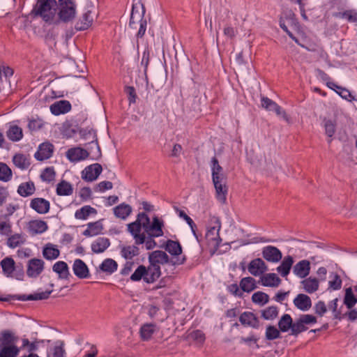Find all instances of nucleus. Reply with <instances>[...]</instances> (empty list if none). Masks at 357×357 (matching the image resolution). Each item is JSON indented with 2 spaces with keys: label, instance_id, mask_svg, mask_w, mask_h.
Instances as JSON below:
<instances>
[{
  "label": "nucleus",
  "instance_id": "obj_14",
  "mask_svg": "<svg viewBox=\"0 0 357 357\" xmlns=\"http://www.w3.org/2000/svg\"><path fill=\"white\" fill-rule=\"evenodd\" d=\"M241 324L246 327L257 329L260 326L259 318L252 312L245 311L239 317Z\"/></svg>",
  "mask_w": 357,
  "mask_h": 357
},
{
  "label": "nucleus",
  "instance_id": "obj_4",
  "mask_svg": "<svg viewBox=\"0 0 357 357\" xmlns=\"http://www.w3.org/2000/svg\"><path fill=\"white\" fill-rule=\"evenodd\" d=\"M18 338L8 330L0 334V357H17L20 349L16 345Z\"/></svg>",
  "mask_w": 357,
  "mask_h": 357
},
{
  "label": "nucleus",
  "instance_id": "obj_39",
  "mask_svg": "<svg viewBox=\"0 0 357 357\" xmlns=\"http://www.w3.org/2000/svg\"><path fill=\"white\" fill-rule=\"evenodd\" d=\"M223 169L219 165L218 160L216 157H213L211 159V172H212V180L216 179H226L225 175L222 173Z\"/></svg>",
  "mask_w": 357,
  "mask_h": 357
},
{
  "label": "nucleus",
  "instance_id": "obj_5",
  "mask_svg": "<svg viewBox=\"0 0 357 357\" xmlns=\"http://www.w3.org/2000/svg\"><path fill=\"white\" fill-rule=\"evenodd\" d=\"M57 20L54 24L59 22H72L76 16V4L73 0H58L56 6Z\"/></svg>",
  "mask_w": 357,
  "mask_h": 357
},
{
  "label": "nucleus",
  "instance_id": "obj_60",
  "mask_svg": "<svg viewBox=\"0 0 357 357\" xmlns=\"http://www.w3.org/2000/svg\"><path fill=\"white\" fill-rule=\"evenodd\" d=\"M336 17L345 18L349 22H357V12L354 10H347L342 13H338Z\"/></svg>",
  "mask_w": 357,
  "mask_h": 357
},
{
  "label": "nucleus",
  "instance_id": "obj_37",
  "mask_svg": "<svg viewBox=\"0 0 357 357\" xmlns=\"http://www.w3.org/2000/svg\"><path fill=\"white\" fill-rule=\"evenodd\" d=\"M305 292L312 294L315 292L319 286V280L315 278H308L301 282Z\"/></svg>",
  "mask_w": 357,
  "mask_h": 357
},
{
  "label": "nucleus",
  "instance_id": "obj_12",
  "mask_svg": "<svg viewBox=\"0 0 357 357\" xmlns=\"http://www.w3.org/2000/svg\"><path fill=\"white\" fill-rule=\"evenodd\" d=\"M54 152V146L49 142H43L39 145L34 154L35 158L38 161H43L52 157Z\"/></svg>",
  "mask_w": 357,
  "mask_h": 357
},
{
  "label": "nucleus",
  "instance_id": "obj_64",
  "mask_svg": "<svg viewBox=\"0 0 357 357\" xmlns=\"http://www.w3.org/2000/svg\"><path fill=\"white\" fill-rule=\"evenodd\" d=\"M190 337L193 340L198 343H203L205 341V335L200 330L193 331L190 334Z\"/></svg>",
  "mask_w": 357,
  "mask_h": 357
},
{
  "label": "nucleus",
  "instance_id": "obj_50",
  "mask_svg": "<svg viewBox=\"0 0 357 357\" xmlns=\"http://www.w3.org/2000/svg\"><path fill=\"white\" fill-rule=\"evenodd\" d=\"M324 127L325 128V133L329 138L328 140V143L332 142L331 137L334 135L336 130V123L335 121L331 119H324Z\"/></svg>",
  "mask_w": 357,
  "mask_h": 357
},
{
  "label": "nucleus",
  "instance_id": "obj_28",
  "mask_svg": "<svg viewBox=\"0 0 357 357\" xmlns=\"http://www.w3.org/2000/svg\"><path fill=\"white\" fill-rule=\"evenodd\" d=\"M110 245L109 239L105 237H99L91 244L93 252L99 254L105 252Z\"/></svg>",
  "mask_w": 357,
  "mask_h": 357
},
{
  "label": "nucleus",
  "instance_id": "obj_56",
  "mask_svg": "<svg viewBox=\"0 0 357 357\" xmlns=\"http://www.w3.org/2000/svg\"><path fill=\"white\" fill-rule=\"evenodd\" d=\"M331 280L328 281V287L332 290H339L342 287V281L340 276L336 273L330 275Z\"/></svg>",
  "mask_w": 357,
  "mask_h": 357
},
{
  "label": "nucleus",
  "instance_id": "obj_30",
  "mask_svg": "<svg viewBox=\"0 0 357 357\" xmlns=\"http://www.w3.org/2000/svg\"><path fill=\"white\" fill-rule=\"evenodd\" d=\"M35 191L36 187L33 181L22 183L17 188V193L24 197L33 195Z\"/></svg>",
  "mask_w": 357,
  "mask_h": 357
},
{
  "label": "nucleus",
  "instance_id": "obj_57",
  "mask_svg": "<svg viewBox=\"0 0 357 357\" xmlns=\"http://www.w3.org/2000/svg\"><path fill=\"white\" fill-rule=\"evenodd\" d=\"M53 357H66V352L64 349V342L62 340L55 342L52 349Z\"/></svg>",
  "mask_w": 357,
  "mask_h": 357
},
{
  "label": "nucleus",
  "instance_id": "obj_55",
  "mask_svg": "<svg viewBox=\"0 0 357 357\" xmlns=\"http://www.w3.org/2000/svg\"><path fill=\"white\" fill-rule=\"evenodd\" d=\"M12 170L3 162H0V181L8 182L12 178Z\"/></svg>",
  "mask_w": 357,
  "mask_h": 357
},
{
  "label": "nucleus",
  "instance_id": "obj_9",
  "mask_svg": "<svg viewBox=\"0 0 357 357\" xmlns=\"http://www.w3.org/2000/svg\"><path fill=\"white\" fill-rule=\"evenodd\" d=\"M144 14L145 7L144 4L139 1L133 3L130 14L129 26L131 29H137V25L144 19Z\"/></svg>",
  "mask_w": 357,
  "mask_h": 357
},
{
  "label": "nucleus",
  "instance_id": "obj_25",
  "mask_svg": "<svg viewBox=\"0 0 357 357\" xmlns=\"http://www.w3.org/2000/svg\"><path fill=\"white\" fill-rule=\"evenodd\" d=\"M73 270L75 275L79 278H87L89 275V271L86 264L81 259H75L73 266Z\"/></svg>",
  "mask_w": 357,
  "mask_h": 357
},
{
  "label": "nucleus",
  "instance_id": "obj_10",
  "mask_svg": "<svg viewBox=\"0 0 357 357\" xmlns=\"http://www.w3.org/2000/svg\"><path fill=\"white\" fill-rule=\"evenodd\" d=\"M79 134L82 138L89 141V145L95 146L96 149V152L95 153L96 156L100 157L101 151L98 142L96 131L93 128H86L81 129Z\"/></svg>",
  "mask_w": 357,
  "mask_h": 357
},
{
  "label": "nucleus",
  "instance_id": "obj_24",
  "mask_svg": "<svg viewBox=\"0 0 357 357\" xmlns=\"http://www.w3.org/2000/svg\"><path fill=\"white\" fill-rule=\"evenodd\" d=\"M71 104L68 100H59L55 102L50 106V111L54 115L66 114L70 111Z\"/></svg>",
  "mask_w": 357,
  "mask_h": 357
},
{
  "label": "nucleus",
  "instance_id": "obj_41",
  "mask_svg": "<svg viewBox=\"0 0 357 357\" xmlns=\"http://www.w3.org/2000/svg\"><path fill=\"white\" fill-rule=\"evenodd\" d=\"M56 192L59 196H68L73 194V188L69 182L62 180L57 184Z\"/></svg>",
  "mask_w": 357,
  "mask_h": 357
},
{
  "label": "nucleus",
  "instance_id": "obj_16",
  "mask_svg": "<svg viewBox=\"0 0 357 357\" xmlns=\"http://www.w3.org/2000/svg\"><path fill=\"white\" fill-rule=\"evenodd\" d=\"M90 155V153L86 149L75 147L71 148L66 152L67 158L73 162L86 159Z\"/></svg>",
  "mask_w": 357,
  "mask_h": 357
},
{
  "label": "nucleus",
  "instance_id": "obj_52",
  "mask_svg": "<svg viewBox=\"0 0 357 357\" xmlns=\"http://www.w3.org/2000/svg\"><path fill=\"white\" fill-rule=\"evenodd\" d=\"M252 301L263 306L269 302V296L263 291H259L252 294Z\"/></svg>",
  "mask_w": 357,
  "mask_h": 357
},
{
  "label": "nucleus",
  "instance_id": "obj_63",
  "mask_svg": "<svg viewBox=\"0 0 357 357\" xmlns=\"http://www.w3.org/2000/svg\"><path fill=\"white\" fill-rule=\"evenodd\" d=\"M261 104L262 107L268 111H273L275 107L278 105L275 102L267 97L261 98Z\"/></svg>",
  "mask_w": 357,
  "mask_h": 357
},
{
  "label": "nucleus",
  "instance_id": "obj_21",
  "mask_svg": "<svg viewBox=\"0 0 357 357\" xmlns=\"http://www.w3.org/2000/svg\"><path fill=\"white\" fill-rule=\"evenodd\" d=\"M225 179L213 180V183L216 192L217 199L222 203L226 202V195L227 194V187L225 185Z\"/></svg>",
  "mask_w": 357,
  "mask_h": 357
},
{
  "label": "nucleus",
  "instance_id": "obj_36",
  "mask_svg": "<svg viewBox=\"0 0 357 357\" xmlns=\"http://www.w3.org/2000/svg\"><path fill=\"white\" fill-rule=\"evenodd\" d=\"M137 245L122 246L121 248V255L126 259H132L139 255V249Z\"/></svg>",
  "mask_w": 357,
  "mask_h": 357
},
{
  "label": "nucleus",
  "instance_id": "obj_58",
  "mask_svg": "<svg viewBox=\"0 0 357 357\" xmlns=\"http://www.w3.org/2000/svg\"><path fill=\"white\" fill-rule=\"evenodd\" d=\"M175 210L177 212L178 216L183 219H184L187 224L190 226L191 230H192V232L193 233V234L197 236V234H196V229H197V226L195 225V223L194 222V221L192 220V219L189 217L185 213V211H182V210H180L178 209V208H175Z\"/></svg>",
  "mask_w": 357,
  "mask_h": 357
},
{
  "label": "nucleus",
  "instance_id": "obj_46",
  "mask_svg": "<svg viewBox=\"0 0 357 357\" xmlns=\"http://www.w3.org/2000/svg\"><path fill=\"white\" fill-rule=\"evenodd\" d=\"M240 287L243 291L250 292L255 290L257 287L255 280L252 277H245L241 280Z\"/></svg>",
  "mask_w": 357,
  "mask_h": 357
},
{
  "label": "nucleus",
  "instance_id": "obj_34",
  "mask_svg": "<svg viewBox=\"0 0 357 357\" xmlns=\"http://www.w3.org/2000/svg\"><path fill=\"white\" fill-rule=\"evenodd\" d=\"M3 273L6 277H11L15 268V263L13 258L7 257L3 259L0 263Z\"/></svg>",
  "mask_w": 357,
  "mask_h": 357
},
{
  "label": "nucleus",
  "instance_id": "obj_43",
  "mask_svg": "<svg viewBox=\"0 0 357 357\" xmlns=\"http://www.w3.org/2000/svg\"><path fill=\"white\" fill-rule=\"evenodd\" d=\"M12 234V223L7 215H0V234L10 236Z\"/></svg>",
  "mask_w": 357,
  "mask_h": 357
},
{
  "label": "nucleus",
  "instance_id": "obj_33",
  "mask_svg": "<svg viewBox=\"0 0 357 357\" xmlns=\"http://www.w3.org/2000/svg\"><path fill=\"white\" fill-rule=\"evenodd\" d=\"M327 86L337 92L342 98H344L349 101H351L352 100L354 99L351 92L347 89L338 86L335 82H327Z\"/></svg>",
  "mask_w": 357,
  "mask_h": 357
},
{
  "label": "nucleus",
  "instance_id": "obj_3",
  "mask_svg": "<svg viewBox=\"0 0 357 357\" xmlns=\"http://www.w3.org/2000/svg\"><path fill=\"white\" fill-rule=\"evenodd\" d=\"M57 1L56 0H38L31 12V15L40 17L46 23H54L56 13Z\"/></svg>",
  "mask_w": 357,
  "mask_h": 357
},
{
  "label": "nucleus",
  "instance_id": "obj_32",
  "mask_svg": "<svg viewBox=\"0 0 357 357\" xmlns=\"http://www.w3.org/2000/svg\"><path fill=\"white\" fill-rule=\"evenodd\" d=\"M293 264V257L288 255L284 258L280 265L277 268V271L282 277H286L289 273Z\"/></svg>",
  "mask_w": 357,
  "mask_h": 357
},
{
  "label": "nucleus",
  "instance_id": "obj_6",
  "mask_svg": "<svg viewBox=\"0 0 357 357\" xmlns=\"http://www.w3.org/2000/svg\"><path fill=\"white\" fill-rule=\"evenodd\" d=\"M211 225H209L208 227L206 237L209 243L217 250L222 242V239L219 235V231L221 228L220 219L215 216L211 217Z\"/></svg>",
  "mask_w": 357,
  "mask_h": 357
},
{
  "label": "nucleus",
  "instance_id": "obj_27",
  "mask_svg": "<svg viewBox=\"0 0 357 357\" xmlns=\"http://www.w3.org/2000/svg\"><path fill=\"white\" fill-rule=\"evenodd\" d=\"M114 215L119 219L126 220L132 212L130 205L121 203L113 208Z\"/></svg>",
  "mask_w": 357,
  "mask_h": 357
},
{
  "label": "nucleus",
  "instance_id": "obj_48",
  "mask_svg": "<svg viewBox=\"0 0 357 357\" xmlns=\"http://www.w3.org/2000/svg\"><path fill=\"white\" fill-rule=\"evenodd\" d=\"M96 213L97 211L96 208L91 207V206H84L76 211L75 217L79 220H86L90 214Z\"/></svg>",
  "mask_w": 357,
  "mask_h": 357
},
{
  "label": "nucleus",
  "instance_id": "obj_7",
  "mask_svg": "<svg viewBox=\"0 0 357 357\" xmlns=\"http://www.w3.org/2000/svg\"><path fill=\"white\" fill-rule=\"evenodd\" d=\"M165 249L174 257L171 260L172 265H181L186 261L185 256H180L182 253V247L178 241L167 240Z\"/></svg>",
  "mask_w": 357,
  "mask_h": 357
},
{
  "label": "nucleus",
  "instance_id": "obj_22",
  "mask_svg": "<svg viewBox=\"0 0 357 357\" xmlns=\"http://www.w3.org/2000/svg\"><path fill=\"white\" fill-rule=\"evenodd\" d=\"M52 291H45L39 293H35L33 294L26 295H14L10 297L13 299L18 300V301H38V300H44L49 298L51 294Z\"/></svg>",
  "mask_w": 357,
  "mask_h": 357
},
{
  "label": "nucleus",
  "instance_id": "obj_23",
  "mask_svg": "<svg viewBox=\"0 0 357 357\" xmlns=\"http://www.w3.org/2000/svg\"><path fill=\"white\" fill-rule=\"evenodd\" d=\"M310 271V263L308 260L303 259L298 261L293 268L294 273L300 278L307 276Z\"/></svg>",
  "mask_w": 357,
  "mask_h": 357
},
{
  "label": "nucleus",
  "instance_id": "obj_11",
  "mask_svg": "<svg viewBox=\"0 0 357 357\" xmlns=\"http://www.w3.org/2000/svg\"><path fill=\"white\" fill-rule=\"evenodd\" d=\"M102 171V167L99 163L90 165L82 172V178L87 182H92L98 178Z\"/></svg>",
  "mask_w": 357,
  "mask_h": 357
},
{
  "label": "nucleus",
  "instance_id": "obj_54",
  "mask_svg": "<svg viewBox=\"0 0 357 357\" xmlns=\"http://www.w3.org/2000/svg\"><path fill=\"white\" fill-rule=\"evenodd\" d=\"M281 331L277 328L275 326L268 325L266 327L265 337L267 340H274L281 337Z\"/></svg>",
  "mask_w": 357,
  "mask_h": 357
},
{
  "label": "nucleus",
  "instance_id": "obj_2",
  "mask_svg": "<svg viewBox=\"0 0 357 357\" xmlns=\"http://www.w3.org/2000/svg\"><path fill=\"white\" fill-rule=\"evenodd\" d=\"M149 262L148 267L144 265H139L137 267L130 276L132 281L137 282L143 280L146 283H153L161 275L160 264H171V260L166 252L155 250L149 254Z\"/></svg>",
  "mask_w": 357,
  "mask_h": 357
},
{
  "label": "nucleus",
  "instance_id": "obj_15",
  "mask_svg": "<svg viewBox=\"0 0 357 357\" xmlns=\"http://www.w3.org/2000/svg\"><path fill=\"white\" fill-rule=\"evenodd\" d=\"M262 257L269 262L276 263L281 260L282 254L278 248L268 245L263 248Z\"/></svg>",
  "mask_w": 357,
  "mask_h": 357
},
{
  "label": "nucleus",
  "instance_id": "obj_49",
  "mask_svg": "<svg viewBox=\"0 0 357 357\" xmlns=\"http://www.w3.org/2000/svg\"><path fill=\"white\" fill-rule=\"evenodd\" d=\"M357 303V298L354 296L352 288L348 287L345 289L344 304L348 309H351Z\"/></svg>",
  "mask_w": 357,
  "mask_h": 357
},
{
  "label": "nucleus",
  "instance_id": "obj_20",
  "mask_svg": "<svg viewBox=\"0 0 357 357\" xmlns=\"http://www.w3.org/2000/svg\"><path fill=\"white\" fill-rule=\"evenodd\" d=\"M294 305L301 311H307L312 307L310 298L304 294H298L294 299Z\"/></svg>",
  "mask_w": 357,
  "mask_h": 357
},
{
  "label": "nucleus",
  "instance_id": "obj_45",
  "mask_svg": "<svg viewBox=\"0 0 357 357\" xmlns=\"http://www.w3.org/2000/svg\"><path fill=\"white\" fill-rule=\"evenodd\" d=\"M279 309L277 306L272 305L261 310V317L265 320H274L278 317Z\"/></svg>",
  "mask_w": 357,
  "mask_h": 357
},
{
  "label": "nucleus",
  "instance_id": "obj_51",
  "mask_svg": "<svg viewBox=\"0 0 357 357\" xmlns=\"http://www.w3.org/2000/svg\"><path fill=\"white\" fill-rule=\"evenodd\" d=\"M155 325L153 324H146L140 328V335L142 340H149L155 332Z\"/></svg>",
  "mask_w": 357,
  "mask_h": 357
},
{
  "label": "nucleus",
  "instance_id": "obj_44",
  "mask_svg": "<svg viewBox=\"0 0 357 357\" xmlns=\"http://www.w3.org/2000/svg\"><path fill=\"white\" fill-rule=\"evenodd\" d=\"M99 268L102 272L112 274L117 270L118 264L114 259L107 258L102 262Z\"/></svg>",
  "mask_w": 357,
  "mask_h": 357
},
{
  "label": "nucleus",
  "instance_id": "obj_18",
  "mask_svg": "<svg viewBox=\"0 0 357 357\" xmlns=\"http://www.w3.org/2000/svg\"><path fill=\"white\" fill-rule=\"evenodd\" d=\"M30 207L40 214H45L50 211V203L44 198L36 197L31 199Z\"/></svg>",
  "mask_w": 357,
  "mask_h": 357
},
{
  "label": "nucleus",
  "instance_id": "obj_35",
  "mask_svg": "<svg viewBox=\"0 0 357 357\" xmlns=\"http://www.w3.org/2000/svg\"><path fill=\"white\" fill-rule=\"evenodd\" d=\"M102 229V225L100 221L89 222L87 225V229L83 231V235L85 236H94L101 234Z\"/></svg>",
  "mask_w": 357,
  "mask_h": 357
},
{
  "label": "nucleus",
  "instance_id": "obj_17",
  "mask_svg": "<svg viewBox=\"0 0 357 357\" xmlns=\"http://www.w3.org/2000/svg\"><path fill=\"white\" fill-rule=\"evenodd\" d=\"M248 269L251 275L259 276L264 274L268 270V267L261 258H256L249 263Z\"/></svg>",
  "mask_w": 357,
  "mask_h": 357
},
{
  "label": "nucleus",
  "instance_id": "obj_59",
  "mask_svg": "<svg viewBox=\"0 0 357 357\" xmlns=\"http://www.w3.org/2000/svg\"><path fill=\"white\" fill-rule=\"evenodd\" d=\"M56 172L53 167H46L40 174V178L43 181L51 182L54 180Z\"/></svg>",
  "mask_w": 357,
  "mask_h": 357
},
{
  "label": "nucleus",
  "instance_id": "obj_38",
  "mask_svg": "<svg viewBox=\"0 0 357 357\" xmlns=\"http://www.w3.org/2000/svg\"><path fill=\"white\" fill-rule=\"evenodd\" d=\"M52 270L58 273L61 279H67L69 275L68 266L65 261H59L56 262L52 267Z\"/></svg>",
  "mask_w": 357,
  "mask_h": 357
},
{
  "label": "nucleus",
  "instance_id": "obj_47",
  "mask_svg": "<svg viewBox=\"0 0 357 357\" xmlns=\"http://www.w3.org/2000/svg\"><path fill=\"white\" fill-rule=\"evenodd\" d=\"M8 138L13 142H18L23 137L21 128L17 126H12L6 132Z\"/></svg>",
  "mask_w": 357,
  "mask_h": 357
},
{
  "label": "nucleus",
  "instance_id": "obj_42",
  "mask_svg": "<svg viewBox=\"0 0 357 357\" xmlns=\"http://www.w3.org/2000/svg\"><path fill=\"white\" fill-rule=\"evenodd\" d=\"M7 245L10 248H15L21 245L24 244L26 241V238L22 234H15L8 236Z\"/></svg>",
  "mask_w": 357,
  "mask_h": 357
},
{
  "label": "nucleus",
  "instance_id": "obj_40",
  "mask_svg": "<svg viewBox=\"0 0 357 357\" xmlns=\"http://www.w3.org/2000/svg\"><path fill=\"white\" fill-rule=\"evenodd\" d=\"M59 250L56 245L51 243L47 244L43 250V257L47 260L56 259L59 256Z\"/></svg>",
  "mask_w": 357,
  "mask_h": 357
},
{
  "label": "nucleus",
  "instance_id": "obj_62",
  "mask_svg": "<svg viewBox=\"0 0 357 357\" xmlns=\"http://www.w3.org/2000/svg\"><path fill=\"white\" fill-rule=\"evenodd\" d=\"M125 92L128 95L129 104L135 103L137 99L135 89L133 86H127L125 87Z\"/></svg>",
  "mask_w": 357,
  "mask_h": 357
},
{
  "label": "nucleus",
  "instance_id": "obj_29",
  "mask_svg": "<svg viewBox=\"0 0 357 357\" xmlns=\"http://www.w3.org/2000/svg\"><path fill=\"white\" fill-rule=\"evenodd\" d=\"M278 328L282 333H285L291 331V335H292L293 327H294V321L291 315L289 314H283L280 320L278 321Z\"/></svg>",
  "mask_w": 357,
  "mask_h": 357
},
{
  "label": "nucleus",
  "instance_id": "obj_1",
  "mask_svg": "<svg viewBox=\"0 0 357 357\" xmlns=\"http://www.w3.org/2000/svg\"><path fill=\"white\" fill-rule=\"evenodd\" d=\"M163 226V222L158 217H153L151 222L149 215L141 212L134 222L127 225V230L132 235L135 245L144 243L146 250H152L157 246L153 238L164 234Z\"/></svg>",
  "mask_w": 357,
  "mask_h": 357
},
{
  "label": "nucleus",
  "instance_id": "obj_61",
  "mask_svg": "<svg viewBox=\"0 0 357 357\" xmlns=\"http://www.w3.org/2000/svg\"><path fill=\"white\" fill-rule=\"evenodd\" d=\"M337 302H338V298H336L332 300L328 303V309L332 311L334 318L336 319L340 320L342 318V316L341 311L337 310Z\"/></svg>",
  "mask_w": 357,
  "mask_h": 357
},
{
  "label": "nucleus",
  "instance_id": "obj_53",
  "mask_svg": "<svg viewBox=\"0 0 357 357\" xmlns=\"http://www.w3.org/2000/svg\"><path fill=\"white\" fill-rule=\"evenodd\" d=\"M13 162L16 167L22 169H26L30 165L26 157L22 153L15 154L13 156Z\"/></svg>",
  "mask_w": 357,
  "mask_h": 357
},
{
  "label": "nucleus",
  "instance_id": "obj_26",
  "mask_svg": "<svg viewBox=\"0 0 357 357\" xmlns=\"http://www.w3.org/2000/svg\"><path fill=\"white\" fill-rule=\"evenodd\" d=\"M264 287H277L281 283V279L275 273H266L261 276L259 281Z\"/></svg>",
  "mask_w": 357,
  "mask_h": 357
},
{
  "label": "nucleus",
  "instance_id": "obj_31",
  "mask_svg": "<svg viewBox=\"0 0 357 357\" xmlns=\"http://www.w3.org/2000/svg\"><path fill=\"white\" fill-rule=\"evenodd\" d=\"M46 222L43 220H33L29 223V231L31 234H42L47 229Z\"/></svg>",
  "mask_w": 357,
  "mask_h": 357
},
{
  "label": "nucleus",
  "instance_id": "obj_8",
  "mask_svg": "<svg viewBox=\"0 0 357 357\" xmlns=\"http://www.w3.org/2000/svg\"><path fill=\"white\" fill-rule=\"evenodd\" d=\"M317 317L312 314H301L294 321V327L292 330V335L298 336L300 333L307 331L309 325L317 323Z\"/></svg>",
  "mask_w": 357,
  "mask_h": 357
},
{
  "label": "nucleus",
  "instance_id": "obj_13",
  "mask_svg": "<svg viewBox=\"0 0 357 357\" xmlns=\"http://www.w3.org/2000/svg\"><path fill=\"white\" fill-rule=\"evenodd\" d=\"M44 269V261L40 259L33 258L28 261L26 274L29 277H38Z\"/></svg>",
  "mask_w": 357,
  "mask_h": 357
},
{
  "label": "nucleus",
  "instance_id": "obj_19",
  "mask_svg": "<svg viewBox=\"0 0 357 357\" xmlns=\"http://www.w3.org/2000/svg\"><path fill=\"white\" fill-rule=\"evenodd\" d=\"M93 21V17L91 11L87 10L78 18L75 25V29L77 31L86 30L91 26Z\"/></svg>",
  "mask_w": 357,
  "mask_h": 357
}]
</instances>
